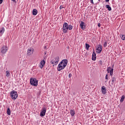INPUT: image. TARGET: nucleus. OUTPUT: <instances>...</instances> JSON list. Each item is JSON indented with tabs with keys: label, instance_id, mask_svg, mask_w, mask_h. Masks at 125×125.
I'll list each match as a JSON object with an SVG mask.
<instances>
[{
	"label": "nucleus",
	"instance_id": "nucleus-1",
	"mask_svg": "<svg viewBox=\"0 0 125 125\" xmlns=\"http://www.w3.org/2000/svg\"><path fill=\"white\" fill-rule=\"evenodd\" d=\"M67 64H68V60L66 59H64L62 60L58 64L57 70L59 72H60L62 70H63L67 66Z\"/></svg>",
	"mask_w": 125,
	"mask_h": 125
},
{
	"label": "nucleus",
	"instance_id": "nucleus-2",
	"mask_svg": "<svg viewBox=\"0 0 125 125\" xmlns=\"http://www.w3.org/2000/svg\"><path fill=\"white\" fill-rule=\"evenodd\" d=\"M59 57L54 58L51 60L50 63L53 64V66H56L58 64V62H59Z\"/></svg>",
	"mask_w": 125,
	"mask_h": 125
},
{
	"label": "nucleus",
	"instance_id": "nucleus-3",
	"mask_svg": "<svg viewBox=\"0 0 125 125\" xmlns=\"http://www.w3.org/2000/svg\"><path fill=\"white\" fill-rule=\"evenodd\" d=\"M10 95H11V97L12 99L13 100H16L17 98L18 97V94H17V92L15 90H13L10 93Z\"/></svg>",
	"mask_w": 125,
	"mask_h": 125
},
{
	"label": "nucleus",
	"instance_id": "nucleus-4",
	"mask_svg": "<svg viewBox=\"0 0 125 125\" xmlns=\"http://www.w3.org/2000/svg\"><path fill=\"white\" fill-rule=\"evenodd\" d=\"M39 81L36 78L30 79V84L33 86H38V83Z\"/></svg>",
	"mask_w": 125,
	"mask_h": 125
},
{
	"label": "nucleus",
	"instance_id": "nucleus-5",
	"mask_svg": "<svg viewBox=\"0 0 125 125\" xmlns=\"http://www.w3.org/2000/svg\"><path fill=\"white\" fill-rule=\"evenodd\" d=\"M62 31L63 33H67L68 31V23L67 22H64L62 26Z\"/></svg>",
	"mask_w": 125,
	"mask_h": 125
},
{
	"label": "nucleus",
	"instance_id": "nucleus-6",
	"mask_svg": "<svg viewBox=\"0 0 125 125\" xmlns=\"http://www.w3.org/2000/svg\"><path fill=\"white\" fill-rule=\"evenodd\" d=\"M106 71L108 73H110V75L111 77H113V74L114 73V69L111 68V67H108L107 68Z\"/></svg>",
	"mask_w": 125,
	"mask_h": 125
},
{
	"label": "nucleus",
	"instance_id": "nucleus-7",
	"mask_svg": "<svg viewBox=\"0 0 125 125\" xmlns=\"http://www.w3.org/2000/svg\"><path fill=\"white\" fill-rule=\"evenodd\" d=\"M8 50V48L7 46H3L1 49V52L3 54L6 53V52Z\"/></svg>",
	"mask_w": 125,
	"mask_h": 125
},
{
	"label": "nucleus",
	"instance_id": "nucleus-8",
	"mask_svg": "<svg viewBox=\"0 0 125 125\" xmlns=\"http://www.w3.org/2000/svg\"><path fill=\"white\" fill-rule=\"evenodd\" d=\"M45 113H46V108H45V107H43L40 113V116L44 117L45 116Z\"/></svg>",
	"mask_w": 125,
	"mask_h": 125
},
{
	"label": "nucleus",
	"instance_id": "nucleus-9",
	"mask_svg": "<svg viewBox=\"0 0 125 125\" xmlns=\"http://www.w3.org/2000/svg\"><path fill=\"white\" fill-rule=\"evenodd\" d=\"M96 52L98 54L101 53V51H102V45L101 44H99L98 47L96 49Z\"/></svg>",
	"mask_w": 125,
	"mask_h": 125
},
{
	"label": "nucleus",
	"instance_id": "nucleus-10",
	"mask_svg": "<svg viewBox=\"0 0 125 125\" xmlns=\"http://www.w3.org/2000/svg\"><path fill=\"white\" fill-rule=\"evenodd\" d=\"M44 65H45V62L44 60H42L40 62V68H41V69H42Z\"/></svg>",
	"mask_w": 125,
	"mask_h": 125
},
{
	"label": "nucleus",
	"instance_id": "nucleus-11",
	"mask_svg": "<svg viewBox=\"0 0 125 125\" xmlns=\"http://www.w3.org/2000/svg\"><path fill=\"white\" fill-rule=\"evenodd\" d=\"M33 52H34V49L30 48L27 50V54L28 55H31V54H33Z\"/></svg>",
	"mask_w": 125,
	"mask_h": 125
},
{
	"label": "nucleus",
	"instance_id": "nucleus-12",
	"mask_svg": "<svg viewBox=\"0 0 125 125\" xmlns=\"http://www.w3.org/2000/svg\"><path fill=\"white\" fill-rule=\"evenodd\" d=\"M102 93H103V94H106V91H107V89H106V87H105V86H103L102 87Z\"/></svg>",
	"mask_w": 125,
	"mask_h": 125
},
{
	"label": "nucleus",
	"instance_id": "nucleus-13",
	"mask_svg": "<svg viewBox=\"0 0 125 125\" xmlns=\"http://www.w3.org/2000/svg\"><path fill=\"white\" fill-rule=\"evenodd\" d=\"M80 27L82 30H84L85 29V25H84V22L83 21H81Z\"/></svg>",
	"mask_w": 125,
	"mask_h": 125
},
{
	"label": "nucleus",
	"instance_id": "nucleus-14",
	"mask_svg": "<svg viewBox=\"0 0 125 125\" xmlns=\"http://www.w3.org/2000/svg\"><path fill=\"white\" fill-rule=\"evenodd\" d=\"M92 60H93V61L96 60V54L94 52H93L92 54Z\"/></svg>",
	"mask_w": 125,
	"mask_h": 125
},
{
	"label": "nucleus",
	"instance_id": "nucleus-15",
	"mask_svg": "<svg viewBox=\"0 0 125 125\" xmlns=\"http://www.w3.org/2000/svg\"><path fill=\"white\" fill-rule=\"evenodd\" d=\"M33 15L36 16L38 14V10L36 9H33L32 10Z\"/></svg>",
	"mask_w": 125,
	"mask_h": 125
},
{
	"label": "nucleus",
	"instance_id": "nucleus-16",
	"mask_svg": "<svg viewBox=\"0 0 125 125\" xmlns=\"http://www.w3.org/2000/svg\"><path fill=\"white\" fill-rule=\"evenodd\" d=\"M70 115L72 117H74L75 114V110H70Z\"/></svg>",
	"mask_w": 125,
	"mask_h": 125
},
{
	"label": "nucleus",
	"instance_id": "nucleus-17",
	"mask_svg": "<svg viewBox=\"0 0 125 125\" xmlns=\"http://www.w3.org/2000/svg\"><path fill=\"white\" fill-rule=\"evenodd\" d=\"M4 31H5L4 27H2L0 30V34H1V35H2V34L4 33Z\"/></svg>",
	"mask_w": 125,
	"mask_h": 125
},
{
	"label": "nucleus",
	"instance_id": "nucleus-18",
	"mask_svg": "<svg viewBox=\"0 0 125 125\" xmlns=\"http://www.w3.org/2000/svg\"><path fill=\"white\" fill-rule=\"evenodd\" d=\"M115 82H117V80L115 78V77H112V83H111V84H114V83H115Z\"/></svg>",
	"mask_w": 125,
	"mask_h": 125
},
{
	"label": "nucleus",
	"instance_id": "nucleus-19",
	"mask_svg": "<svg viewBox=\"0 0 125 125\" xmlns=\"http://www.w3.org/2000/svg\"><path fill=\"white\" fill-rule=\"evenodd\" d=\"M7 114L9 116H10V115H11V112L10 111V108H9V107H8L7 109Z\"/></svg>",
	"mask_w": 125,
	"mask_h": 125
},
{
	"label": "nucleus",
	"instance_id": "nucleus-20",
	"mask_svg": "<svg viewBox=\"0 0 125 125\" xmlns=\"http://www.w3.org/2000/svg\"><path fill=\"white\" fill-rule=\"evenodd\" d=\"M105 7L106 8H107V9H108V10H109V11H111V10H112V8H111L110 7V5H109L108 4L105 5Z\"/></svg>",
	"mask_w": 125,
	"mask_h": 125
},
{
	"label": "nucleus",
	"instance_id": "nucleus-21",
	"mask_svg": "<svg viewBox=\"0 0 125 125\" xmlns=\"http://www.w3.org/2000/svg\"><path fill=\"white\" fill-rule=\"evenodd\" d=\"M10 76V72L8 70L6 71V77H9Z\"/></svg>",
	"mask_w": 125,
	"mask_h": 125
},
{
	"label": "nucleus",
	"instance_id": "nucleus-22",
	"mask_svg": "<svg viewBox=\"0 0 125 125\" xmlns=\"http://www.w3.org/2000/svg\"><path fill=\"white\" fill-rule=\"evenodd\" d=\"M68 30H73V26H72V25L71 24L70 25L68 24Z\"/></svg>",
	"mask_w": 125,
	"mask_h": 125
},
{
	"label": "nucleus",
	"instance_id": "nucleus-23",
	"mask_svg": "<svg viewBox=\"0 0 125 125\" xmlns=\"http://www.w3.org/2000/svg\"><path fill=\"white\" fill-rule=\"evenodd\" d=\"M125 95H123L121 98L120 102L121 103L124 102V100H125Z\"/></svg>",
	"mask_w": 125,
	"mask_h": 125
},
{
	"label": "nucleus",
	"instance_id": "nucleus-24",
	"mask_svg": "<svg viewBox=\"0 0 125 125\" xmlns=\"http://www.w3.org/2000/svg\"><path fill=\"white\" fill-rule=\"evenodd\" d=\"M85 46H86V48L87 50H88V49H89V47H90V46L88 43L85 44Z\"/></svg>",
	"mask_w": 125,
	"mask_h": 125
},
{
	"label": "nucleus",
	"instance_id": "nucleus-25",
	"mask_svg": "<svg viewBox=\"0 0 125 125\" xmlns=\"http://www.w3.org/2000/svg\"><path fill=\"white\" fill-rule=\"evenodd\" d=\"M121 39L123 41H125V35H122V36L121 37Z\"/></svg>",
	"mask_w": 125,
	"mask_h": 125
},
{
	"label": "nucleus",
	"instance_id": "nucleus-26",
	"mask_svg": "<svg viewBox=\"0 0 125 125\" xmlns=\"http://www.w3.org/2000/svg\"><path fill=\"white\" fill-rule=\"evenodd\" d=\"M106 46H107V42H104V47H106Z\"/></svg>",
	"mask_w": 125,
	"mask_h": 125
},
{
	"label": "nucleus",
	"instance_id": "nucleus-27",
	"mask_svg": "<svg viewBox=\"0 0 125 125\" xmlns=\"http://www.w3.org/2000/svg\"><path fill=\"white\" fill-rule=\"evenodd\" d=\"M68 78H72V74L69 73L68 74Z\"/></svg>",
	"mask_w": 125,
	"mask_h": 125
},
{
	"label": "nucleus",
	"instance_id": "nucleus-28",
	"mask_svg": "<svg viewBox=\"0 0 125 125\" xmlns=\"http://www.w3.org/2000/svg\"><path fill=\"white\" fill-rule=\"evenodd\" d=\"M105 80H108V74L105 75Z\"/></svg>",
	"mask_w": 125,
	"mask_h": 125
},
{
	"label": "nucleus",
	"instance_id": "nucleus-29",
	"mask_svg": "<svg viewBox=\"0 0 125 125\" xmlns=\"http://www.w3.org/2000/svg\"><path fill=\"white\" fill-rule=\"evenodd\" d=\"M99 63L100 64V65H102V61H100Z\"/></svg>",
	"mask_w": 125,
	"mask_h": 125
},
{
	"label": "nucleus",
	"instance_id": "nucleus-30",
	"mask_svg": "<svg viewBox=\"0 0 125 125\" xmlns=\"http://www.w3.org/2000/svg\"><path fill=\"white\" fill-rule=\"evenodd\" d=\"M90 1L92 4H94V2H93V0H90Z\"/></svg>",
	"mask_w": 125,
	"mask_h": 125
},
{
	"label": "nucleus",
	"instance_id": "nucleus-31",
	"mask_svg": "<svg viewBox=\"0 0 125 125\" xmlns=\"http://www.w3.org/2000/svg\"><path fill=\"white\" fill-rule=\"evenodd\" d=\"M62 8H64V7H62V6H60V9H62Z\"/></svg>",
	"mask_w": 125,
	"mask_h": 125
},
{
	"label": "nucleus",
	"instance_id": "nucleus-32",
	"mask_svg": "<svg viewBox=\"0 0 125 125\" xmlns=\"http://www.w3.org/2000/svg\"><path fill=\"white\" fill-rule=\"evenodd\" d=\"M2 0H0V4H1V3H2Z\"/></svg>",
	"mask_w": 125,
	"mask_h": 125
},
{
	"label": "nucleus",
	"instance_id": "nucleus-33",
	"mask_svg": "<svg viewBox=\"0 0 125 125\" xmlns=\"http://www.w3.org/2000/svg\"><path fill=\"white\" fill-rule=\"evenodd\" d=\"M110 0H105L106 2H108Z\"/></svg>",
	"mask_w": 125,
	"mask_h": 125
},
{
	"label": "nucleus",
	"instance_id": "nucleus-34",
	"mask_svg": "<svg viewBox=\"0 0 125 125\" xmlns=\"http://www.w3.org/2000/svg\"><path fill=\"white\" fill-rule=\"evenodd\" d=\"M98 26H99V27H100V26H101V25H100V23H99V24H98Z\"/></svg>",
	"mask_w": 125,
	"mask_h": 125
},
{
	"label": "nucleus",
	"instance_id": "nucleus-35",
	"mask_svg": "<svg viewBox=\"0 0 125 125\" xmlns=\"http://www.w3.org/2000/svg\"><path fill=\"white\" fill-rule=\"evenodd\" d=\"M12 1H15V0H12Z\"/></svg>",
	"mask_w": 125,
	"mask_h": 125
},
{
	"label": "nucleus",
	"instance_id": "nucleus-36",
	"mask_svg": "<svg viewBox=\"0 0 125 125\" xmlns=\"http://www.w3.org/2000/svg\"><path fill=\"white\" fill-rule=\"evenodd\" d=\"M44 48H46V46H45Z\"/></svg>",
	"mask_w": 125,
	"mask_h": 125
},
{
	"label": "nucleus",
	"instance_id": "nucleus-37",
	"mask_svg": "<svg viewBox=\"0 0 125 125\" xmlns=\"http://www.w3.org/2000/svg\"><path fill=\"white\" fill-rule=\"evenodd\" d=\"M99 0V1H100V0Z\"/></svg>",
	"mask_w": 125,
	"mask_h": 125
},
{
	"label": "nucleus",
	"instance_id": "nucleus-38",
	"mask_svg": "<svg viewBox=\"0 0 125 125\" xmlns=\"http://www.w3.org/2000/svg\"><path fill=\"white\" fill-rule=\"evenodd\" d=\"M46 54V53H45V54Z\"/></svg>",
	"mask_w": 125,
	"mask_h": 125
}]
</instances>
